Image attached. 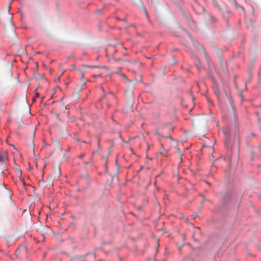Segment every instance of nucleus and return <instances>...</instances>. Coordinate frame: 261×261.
Instances as JSON below:
<instances>
[{
	"mask_svg": "<svg viewBox=\"0 0 261 261\" xmlns=\"http://www.w3.org/2000/svg\"><path fill=\"white\" fill-rule=\"evenodd\" d=\"M51 113L55 115L57 120L60 122L61 121L59 118L60 114H63L68 116L69 111L67 110L66 106L63 103L59 102L51 111Z\"/></svg>",
	"mask_w": 261,
	"mask_h": 261,
	"instance_id": "1",
	"label": "nucleus"
},
{
	"mask_svg": "<svg viewBox=\"0 0 261 261\" xmlns=\"http://www.w3.org/2000/svg\"><path fill=\"white\" fill-rule=\"evenodd\" d=\"M5 18H7L8 22H11L12 19V14L6 13L0 15V19L1 21H2L4 23L6 22V21L5 20Z\"/></svg>",
	"mask_w": 261,
	"mask_h": 261,
	"instance_id": "2",
	"label": "nucleus"
},
{
	"mask_svg": "<svg viewBox=\"0 0 261 261\" xmlns=\"http://www.w3.org/2000/svg\"><path fill=\"white\" fill-rule=\"evenodd\" d=\"M27 251L26 246L24 245H22L17 248L15 254L16 256L19 257L21 252L25 253L27 252Z\"/></svg>",
	"mask_w": 261,
	"mask_h": 261,
	"instance_id": "3",
	"label": "nucleus"
},
{
	"mask_svg": "<svg viewBox=\"0 0 261 261\" xmlns=\"http://www.w3.org/2000/svg\"><path fill=\"white\" fill-rule=\"evenodd\" d=\"M167 138H170L171 139V140L172 141V142H173V143L174 144V145L175 146V148H176V153H177L179 155H180V162H182V158H181V155H182V153L180 152L179 151V148L178 146V144H177V143L176 142V141H175V140H174L170 136H168Z\"/></svg>",
	"mask_w": 261,
	"mask_h": 261,
	"instance_id": "4",
	"label": "nucleus"
},
{
	"mask_svg": "<svg viewBox=\"0 0 261 261\" xmlns=\"http://www.w3.org/2000/svg\"><path fill=\"white\" fill-rule=\"evenodd\" d=\"M8 160L7 151H5L2 153H0V162H5Z\"/></svg>",
	"mask_w": 261,
	"mask_h": 261,
	"instance_id": "5",
	"label": "nucleus"
},
{
	"mask_svg": "<svg viewBox=\"0 0 261 261\" xmlns=\"http://www.w3.org/2000/svg\"><path fill=\"white\" fill-rule=\"evenodd\" d=\"M107 56L109 57V59L110 60H113L115 61H117V62H120V61H127V60H123L121 58H118V59H115V58H114L113 57V56H109L108 54H107Z\"/></svg>",
	"mask_w": 261,
	"mask_h": 261,
	"instance_id": "6",
	"label": "nucleus"
},
{
	"mask_svg": "<svg viewBox=\"0 0 261 261\" xmlns=\"http://www.w3.org/2000/svg\"><path fill=\"white\" fill-rule=\"evenodd\" d=\"M55 173H56V176L59 177L60 176V175H61L60 169L59 167H58V166L55 169Z\"/></svg>",
	"mask_w": 261,
	"mask_h": 261,
	"instance_id": "7",
	"label": "nucleus"
},
{
	"mask_svg": "<svg viewBox=\"0 0 261 261\" xmlns=\"http://www.w3.org/2000/svg\"><path fill=\"white\" fill-rule=\"evenodd\" d=\"M200 120H201V117L198 116V117H196L194 118V119L192 120V122L194 123V122L199 121Z\"/></svg>",
	"mask_w": 261,
	"mask_h": 261,
	"instance_id": "8",
	"label": "nucleus"
},
{
	"mask_svg": "<svg viewBox=\"0 0 261 261\" xmlns=\"http://www.w3.org/2000/svg\"><path fill=\"white\" fill-rule=\"evenodd\" d=\"M81 82H82L83 85H85L86 84V81L85 80L83 73H82V77H81Z\"/></svg>",
	"mask_w": 261,
	"mask_h": 261,
	"instance_id": "9",
	"label": "nucleus"
},
{
	"mask_svg": "<svg viewBox=\"0 0 261 261\" xmlns=\"http://www.w3.org/2000/svg\"><path fill=\"white\" fill-rule=\"evenodd\" d=\"M215 93L218 95V96L219 97L220 96V92L219 91L217 88H215Z\"/></svg>",
	"mask_w": 261,
	"mask_h": 261,
	"instance_id": "10",
	"label": "nucleus"
},
{
	"mask_svg": "<svg viewBox=\"0 0 261 261\" xmlns=\"http://www.w3.org/2000/svg\"><path fill=\"white\" fill-rule=\"evenodd\" d=\"M84 67H87V68H98L99 67L98 66H87V65H84L83 66Z\"/></svg>",
	"mask_w": 261,
	"mask_h": 261,
	"instance_id": "11",
	"label": "nucleus"
},
{
	"mask_svg": "<svg viewBox=\"0 0 261 261\" xmlns=\"http://www.w3.org/2000/svg\"><path fill=\"white\" fill-rule=\"evenodd\" d=\"M120 74L121 76L123 79H127V77H126V75H124V74L120 73Z\"/></svg>",
	"mask_w": 261,
	"mask_h": 261,
	"instance_id": "12",
	"label": "nucleus"
},
{
	"mask_svg": "<svg viewBox=\"0 0 261 261\" xmlns=\"http://www.w3.org/2000/svg\"><path fill=\"white\" fill-rule=\"evenodd\" d=\"M44 184V181L43 180H40L39 181V185H40V186H43Z\"/></svg>",
	"mask_w": 261,
	"mask_h": 261,
	"instance_id": "13",
	"label": "nucleus"
},
{
	"mask_svg": "<svg viewBox=\"0 0 261 261\" xmlns=\"http://www.w3.org/2000/svg\"><path fill=\"white\" fill-rule=\"evenodd\" d=\"M183 219L184 220V221H185V222H187V223H188V222H189V219H188V218H187V217H184V218H183Z\"/></svg>",
	"mask_w": 261,
	"mask_h": 261,
	"instance_id": "14",
	"label": "nucleus"
},
{
	"mask_svg": "<svg viewBox=\"0 0 261 261\" xmlns=\"http://www.w3.org/2000/svg\"><path fill=\"white\" fill-rule=\"evenodd\" d=\"M17 173H18L19 174H20V175H21V170H20V169H17Z\"/></svg>",
	"mask_w": 261,
	"mask_h": 261,
	"instance_id": "15",
	"label": "nucleus"
},
{
	"mask_svg": "<svg viewBox=\"0 0 261 261\" xmlns=\"http://www.w3.org/2000/svg\"><path fill=\"white\" fill-rule=\"evenodd\" d=\"M84 155H85V154L82 153V154H80V155H79V158H81V159H82V158H83L84 156Z\"/></svg>",
	"mask_w": 261,
	"mask_h": 261,
	"instance_id": "16",
	"label": "nucleus"
},
{
	"mask_svg": "<svg viewBox=\"0 0 261 261\" xmlns=\"http://www.w3.org/2000/svg\"><path fill=\"white\" fill-rule=\"evenodd\" d=\"M93 76H94V77H99V76H100V74L94 75Z\"/></svg>",
	"mask_w": 261,
	"mask_h": 261,
	"instance_id": "17",
	"label": "nucleus"
},
{
	"mask_svg": "<svg viewBox=\"0 0 261 261\" xmlns=\"http://www.w3.org/2000/svg\"><path fill=\"white\" fill-rule=\"evenodd\" d=\"M203 52H204V54L205 56L206 57H207V55L206 53L205 52V50H204V51H203Z\"/></svg>",
	"mask_w": 261,
	"mask_h": 261,
	"instance_id": "18",
	"label": "nucleus"
},
{
	"mask_svg": "<svg viewBox=\"0 0 261 261\" xmlns=\"http://www.w3.org/2000/svg\"><path fill=\"white\" fill-rule=\"evenodd\" d=\"M196 229L197 230L200 231V229H199V227H197Z\"/></svg>",
	"mask_w": 261,
	"mask_h": 261,
	"instance_id": "19",
	"label": "nucleus"
},
{
	"mask_svg": "<svg viewBox=\"0 0 261 261\" xmlns=\"http://www.w3.org/2000/svg\"><path fill=\"white\" fill-rule=\"evenodd\" d=\"M10 146L13 147L14 149H16L14 145H10Z\"/></svg>",
	"mask_w": 261,
	"mask_h": 261,
	"instance_id": "20",
	"label": "nucleus"
},
{
	"mask_svg": "<svg viewBox=\"0 0 261 261\" xmlns=\"http://www.w3.org/2000/svg\"><path fill=\"white\" fill-rule=\"evenodd\" d=\"M101 89L102 90V91L103 92H104V89H103V88L102 87H101Z\"/></svg>",
	"mask_w": 261,
	"mask_h": 261,
	"instance_id": "21",
	"label": "nucleus"
},
{
	"mask_svg": "<svg viewBox=\"0 0 261 261\" xmlns=\"http://www.w3.org/2000/svg\"><path fill=\"white\" fill-rule=\"evenodd\" d=\"M189 36H190V37L191 39L192 40H193L192 37L190 35Z\"/></svg>",
	"mask_w": 261,
	"mask_h": 261,
	"instance_id": "22",
	"label": "nucleus"
},
{
	"mask_svg": "<svg viewBox=\"0 0 261 261\" xmlns=\"http://www.w3.org/2000/svg\"><path fill=\"white\" fill-rule=\"evenodd\" d=\"M12 1H13V0H11V2H12Z\"/></svg>",
	"mask_w": 261,
	"mask_h": 261,
	"instance_id": "23",
	"label": "nucleus"
}]
</instances>
